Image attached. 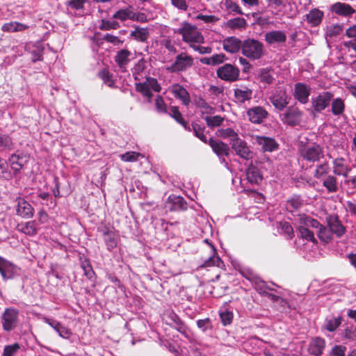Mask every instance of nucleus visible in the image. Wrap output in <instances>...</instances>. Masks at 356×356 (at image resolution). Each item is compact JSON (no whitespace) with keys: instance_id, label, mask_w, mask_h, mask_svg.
Wrapping results in <instances>:
<instances>
[{"instance_id":"obj_1","label":"nucleus","mask_w":356,"mask_h":356,"mask_svg":"<svg viewBox=\"0 0 356 356\" xmlns=\"http://www.w3.org/2000/svg\"><path fill=\"white\" fill-rule=\"evenodd\" d=\"M175 33L182 36V40L189 44L204 43V38L202 34L197 29L195 26L188 22H183L180 28L175 31Z\"/></svg>"},{"instance_id":"obj_2","label":"nucleus","mask_w":356,"mask_h":356,"mask_svg":"<svg viewBox=\"0 0 356 356\" xmlns=\"http://www.w3.org/2000/svg\"><path fill=\"white\" fill-rule=\"evenodd\" d=\"M242 54L251 60H259L265 54L263 43L258 40L248 38L243 41Z\"/></svg>"},{"instance_id":"obj_3","label":"nucleus","mask_w":356,"mask_h":356,"mask_svg":"<svg viewBox=\"0 0 356 356\" xmlns=\"http://www.w3.org/2000/svg\"><path fill=\"white\" fill-rule=\"evenodd\" d=\"M299 152L300 156L310 163L317 162L324 156L323 147L316 143L303 146Z\"/></svg>"},{"instance_id":"obj_4","label":"nucleus","mask_w":356,"mask_h":356,"mask_svg":"<svg viewBox=\"0 0 356 356\" xmlns=\"http://www.w3.org/2000/svg\"><path fill=\"white\" fill-rule=\"evenodd\" d=\"M19 310L14 307L6 308L1 317L2 328L6 332H10L18 325Z\"/></svg>"},{"instance_id":"obj_5","label":"nucleus","mask_w":356,"mask_h":356,"mask_svg":"<svg viewBox=\"0 0 356 356\" xmlns=\"http://www.w3.org/2000/svg\"><path fill=\"white\" fill-rule=\"evenodd\" d=\"M194 64L193 58L185 52L178 54L175 61L166 69L170 72H180L186 71Z\"/></svg>"},{"instance_id":"obj_6","label":"nucleus","mask_w":356,"mask_h":356,"mask_svg":"<svg viewBox=\"0 0 356 356\" xmlns=\"http://www.w3.org/2000/svg\"><path fill=\"white\" fill-rule=\"evenodd\" d=\"M333 97L332 92L324 91L312 98L311 102L314 111L316 113H321L330 105Z\"/></svg>"},{"instance_id":"obj_7","label":"nucleus","mask_w":356,"mask_h":356,"mask_svg":"<svg viewBox=\"0 0 356 356\" xmlns=\"http://www.w3.org/2000/svg\"><path fill=\"white\" fill-rule=\"evenodd\" d=\"M239 72L240 71L238 67L228 63L218 67L216 71L218 78L228 82L237 81L238 79Z\"/></svg>"},{"instance_id":"obj_8","label":"nucleus","mask_w":356,"mask_h":356,"mask_svg":"<svg viewBox=\"0 0 356 356\" xmlns=\"http://www.w3.org/2000/svg\"><path fill=\"white\" fill-rule=\"evenodd\" d=\"M270 103L279 111H282L289 104L290 97L284 89L281 87L275 88V92L269 97Z\"/></svg>"},{"instance_id":"obj_9","label":"nucleus","mask_w":356,"mask_h":356,"mask_svg":"<svg viewBox=\"0 0 356 356\" xmlns=\"http://www.w3.org/2000/svg\"><path fill=\"white\" fill-rule=\"evenodd\" d=\"M327 226L331 230L332 234L337 238H341L346 232V227L342 224L337 214H329L326 216Z\"/></svg>"},{"instance_id":"obj_10","label":"nucleus","mask_w":356,"mask_h":356,"mask_svg":"<svg viewBox=\"0 0 356 356\" xmlns=\"http://www.w3.org/2000/svg\"><path fill=\"white\" fill-rule=\"evenodd\" d=\"M232 148L235 151L236 154L245 160H250L253 158L254 152L251 151L247 143L238 138L233 142Z\"/></svg>"},{"instance_id":"obj_11","label":"nucleus","mask_w":356,"mask_h":356,"mask_svg":"<svg viewBox=\"0 0 356 356\" xmlns=\"http://www.w3.org/2000/svg\"><path fill=\"white\" fill-rule=\"evenodd\" d=\"M302 112L295 107H289L287 111L281 115L282 121L289 126L299 124L301 121Z\"/></svg>"},{"instance_id":"obj_12","label":"nucleus","mask_w":356,"mask_h":356,"mask_svg":"<svg viewBox=\"0 0 356 356\" xmlns=\"http://www.w3.org/2000/svg\"><path fill=\"white\" fill-rule=\"evenodd\" d=\"M213 152L220 158L224 159L225 156L228 157L230 154V148L227 144L218 140L211 138L208 143Z\"/></svg>"},{"instance_id":"obj_13","label":"nucleus","mask_w":356,"mask_h":356,"mask_svg":"<svg viewBox=\"0 0 356 356\" xmlns=\"http://www.w3.org/2000/svg\"><path fill=\"white\" fill-rule=\"evenodd\" d=\"M249 120L254 124H261L268 115V111L262 106H254L247 111Z\"/></svg>"},{"instance_id":"obj_14","label":"nucleus","mask_w":356,"mask_h":356,"mask_svg":"<svg viewBox=\"0 0 356 356\" xmlns=\"http://www.w3.org/2000/svg\"><path fill=\"white\" fill-rule=\"evenodd\" d=\"M100 232L102 234L107 250L111 251L115 248L118 243V239L113 228L111 229L107 226H104L101 229Z\"/></svg>"},{"instance_id":"obj_15","label":"nucleus","mask_w":356,"mask_h":356,"mask_svg":"<svg viewBox=\"0 0 356 356\" xmlns=\"http://www.w3.org/2000/svg\"><path fill=\"white\" fill-rule=\"evenodd\" d=\"M17 214L24 218H30L33 216L34 209L33 207L24 198L18 197L16 199Z\"/></svg>"},{"instance_id":"obj_16","label":"nucleus","mask_w":356,"mask_h":356,"mask_svg":"<svg viewBox=\"0 0 356 356\" xmlns=\"http://www.w3.org/2000/svg\"><path fill=\"white\" fill-rule=\"evenodd\" d=\"M166 207L170 211H183L187 209L188 204L184 197L172 195L168 197Z\"/></svg>"},{"instance_id":"obj_17","label":"nucleus","mask_w":356,"mask_h":356,"mask_svg":"<svg viewBox=\"0 0 356 356\" xmlns=\"http://www.w3.org/2000/svg\"><path fill=\"white\" fill-rule=\"evenodd\" d=\"M326 341L321 337L312 338L309 342L308 352L313 356H321L325 348Z\"/></svg>"},{"instance_id":"obj_18","label":"nucleus","mask_w":356,"mask_h":356,"mask_svg":"<svg viewBox=\"0 0 356 356\" xmlns=\"http://www.w3.org/2000/svg\"><path fill=\"white\" fill-rule=\"evenodd\" d=\"M222 47L225 51L230 54H235L242 51L243 42L238 38L231 36L225 38L222 42Z\"/></svg>"},{"instance_id":"obj_19","label":"nucleus","mask_w":356,"mask_h":356,"mask_svg":"<svg viewBox=\"0 0 356 356\" xmlns=\"http://www.w3.org/2000/svg\"><path fill=\"white\" fill-rule=\"evenodd\" d=\"M342 322L343 317L341 316H327L325 317L323 323L321 325V330L334 332L339 327Z\"/></svg>"},{"instance_id":"obj_20","label":"nucleus","mask_w":356,"mask_h":356,"mask_svg":"<svg viewBox=\"0 0 356 356\" xmlns=\"http://www.w3.org/2000/svg\"><path fill=\"white\" fill-rule=\"evenodd\" d=\"M256 143L261 147L264 152H272L278 149L279 144L273 138L257 136L255 137Z\"/></svg>"},{"instance_id":"obj_21","label":"nucleus","mask_w":356,"mask_h":356,"mask_svg":"<svg viewBox=\"0 0 356 356\" xmlns=\"http://www.w3.org/2000/svg\"><path fill=\"white\" fill-rule=\"evenodd\" d=\"M310 88L303 83H296L294 86V97L301 104L309 101Z\"/></svg>"},{"instance_id":"obj_22","label":"nucleus","mask_w":356,"mask_h":356,"mask_svg":"<svg viewBox=\"0 0 356 356\" xmlns=\"http://www.w3.org/2000/svg\"><path fill=\"white\" fill-rule=\"evenodd\" d=\"M131 51L127 49H123L117 51L114 57V60L122 72H125L127 71V65L131 60Z\"/></svg>"},{"instance_id":"obj_23","label":"nucleus","mask_w":356,"mask_h":356,"mask_svg":"<svg viewBox=\"0 0 356 356\" xmlns=\"http://www.w3.org/2000/svg\"><path fill=\"white\" fill-rule=\"evenodd\" d=\"M286 35L282 31H268L264 35V40L268 44H282L286 41Z\"/></svg>"},{"instance_id":"obj_24","label":"nucleus","mask_w":356,"mask_h":356,"mask_svg":"<svg viewBox=\"0 0 356 356\" xmlns=\"http://www.w3.org/2000/svg\"><path fill=\"white\" fill-rule=\"evenodd\" d=\"M171 92L175 97L182 102L184 105L188 106L191 103L190 95L181 85L173 84L171 87Z\"/></svg>"},{"instance_id":"obj_25","label":"nucleus","mask_w":356,"mask_h":356,"mask_svg":"<svg viewBox=\"0 0 356 356\" xmlns=\"http://www.w3.org/2000/svg\"><path fill=\"white\" fill-rule=\"evenodd\" d=\"M345 159L342 157L337 158L333 161V172L336 175L346 177L351 171V168L344 163Z\"/></svg>"},{"instance_id":"obj_26","label":"nucleus","mask_w":356,"mask_h":356,"mask_svg":"<svg viewBox=\"0 0 356 356\" xmlns=\"http://www.w3.org/2000/svg\"><path fill=\"white\" fill-rule=\"evenodd\" d=\"M331 10L341 16L350 17L355 13V10L349 4L337 2L331 6Z\"/></svg>"},{"instance_id":"obj_27","label":"nucleus","mask_w":356,"mask_h":356,"mask_svg":"<svg viewBox=\"0 0 356 356\" xmlns=\"http://www.w3.org/2000/svg\"><path fill=\"white\" fill-rule=\"evenodd\" d=\"M0 273L3 280L12 279L16 273V268L11 263L0 257Z\"/></svg>"},{"instance_id":"obj_28","label":"nucleus","mask_w":356,"mask_h":356,"mask_svg":"<svg viewBox=\"0 0 356 356\" xmlns=\"http://www.w3.org/2000/svg\"><path fill=\"white\" fill-rule=\"evenodd\" d=\"M205 241L210 245L211 254L209 255V258L205 260L202 265L200 266V268L219 266L222 261L217 254L216 249L211 243L208 242V239H206Z\"/></svg>"},{"instance_id":"obj_29","label":"nucleus","mask_w":356,"mask_h":356,"mask_svg":"<svg viewBox=\"0 0 356 356\" xmlns=\"http://www.w3.org/2000/svg\"><path fill=\"white\" fill-rule=\"evenodd\" d=\"M44 322L54 328V330L58 333L60 337L65 339H68L70 337L71 334L70 330L58 321L44 318Z\"/></svg>"},{"instance_id":"obj_30","label":"nucleus","mask_w":356,"mask_h":356,"mask_svg":"<svg viewBox=\"0 0 356 356\" xmlns=\"http://www.w3.org/2000/svg\"><path fill=\"white\" fill-rule=\"evenodd\" d=\"M17 229L26 235L35 236L38 233V223L35 220L28 221L18 224Z\"/></svg>"},{"instance_id":"obj_31","label":"nucleus","mask_w":356,"mask_h":356,"mask_svg":"<svg viewBox=\"0 0 356 356\" xmlns=\"http://www.w3.org/2000/svg\"><path fill=\"white\" fill-rule=\"evenodd\" d=\"M323 16L324 13L322 10L318 8H314L307 14L306 19L312 26H316L321 23Z\"/></svg>"},{"instance_id":"obj_32","label":"nucleus","mask_w":356,"mask_h":356,"mask_svg":"<svg viewBox=\"0 0 356 356\" xmlns=\"http://www.w3.org/2000/svg\"><path fill=\"white\" fill-rule=\"evenodd\" d=\"M246 177L248 181L252 184H258L262 180L259 169L252 164L250 165L247 168Z\"/></svg>"},{"instance_id":"obj_33","label":"nucleus","mask_w":356,"mask_h":356,"mask_svg":"<svg viewBox=\"0 0 356 356\" xmlns=\"http://www.w3.org/2000/svg\"><path fill=\"white\" fill-rule=\"evenodd\" d=\"M252 91L247 87L234 89V97L237 102L244 103L252 99Z\"/></svg>"},{"instance_id":"obj_34","label":"nucleus","mask_w":356,"mask_h":356,"mask_svg":"<svg viewBox=\"0 0 356 356\" xmlns=\"http://www.w3.org/2000/svg\"><path fill=\"white\" fill-rule=\"evenodd\" d=\"M340 337L342 340L354 341L356 340V327L353 324L344 325L343 329L340 332Z\"/></svg>"},{"instance_id":"obj_35","label":"nucleus","mask_w":356,"mask_h":356,"mask_svg":"<svg viewBox=\"0 0 356 356\" xmlns=\"http://www.w3.org/2000/svg\"><path fill=\"white\" fill-rule=\"evenodd\" d=\"M170 115L179 124H181L185 130L191 131V127H189L187 122L184 119L182 114L179 110L177 106H173L170 108Z\"/></svg>"},{"instance_id":"obj_36","label":"nucleus","mask_w":356,"mask_h":356,"mask_svg":"<svg viewBox=\"0 0 356 356\" xmlns=\"http://www.w3.org/2000/svg\"><path fill=\"white\" fill-rule=\"evenodd\" d=\"M322 184L328 193H334L339 190L337 179L334 175L326 176L323 179Z\"/></svg>"},{"instance_id":"obj_37","label":"nucleus","mask_w":356,"mask_h":356,"mask_svg":"<svg viewBox=\"0 0 356 356\" xmlns=\"http://www.w3.org/2000/svg\"><path fill=\"white\" fill-rule=\"evenodd\" d=\"M331 102V112L334 116H340L343 114L346 108L344 100L341 97L332 99Z\"/></svg>"},{"instance_id":"obj_38","label":"nucleus","mask_w":356,"mask_h":356,"mask_svg":"<svg viewBox=\"0 0 356 356\" xmlns=\"http://www.w3.org/2000/svg\"><path fill=\"white\" fill-rule=\"evenodd\" d=\"M130 36L138 42H145L149 37V33L147 28L136 26L135 29L131 32Z\"/></svg>"},{"instance_id":"obj_39","label":"nucleus","mask_w":356,"mask_h":356,"mask_svg":"<svg viewBox=\"0 0 356 356\" xmlns=\"http://www.w3.org/2000/svg\"><path fill=\"white\" fill-rule=\"evenodd\" d=\"M28 28L29 26L24 24L18 22H10L3 24L1 26V30L4 32L13 33L22 31Z\"/></svg>"},{"instance_id":"obj_40","label":"nucleus","mask_w":356,"mask_h":356,"mask_svg":"<svg viewBox=\"0 0 356 356\" xmlns=\"http://www.w3.org/2000/svg\"><path fill=\"white\" fill-rule=\"evenodd\" d=\"M10 167L15 173L19 172L24 167L23 156L13 154L8 159Z\"/></svg>"},{"instance_id":"obj_41","label":"nucleus","mask_w":356,"mask_h":356,"mask_svg":"<svg viewBox=\"0 0 356 356\" xmlns=\"http://www.w3.org/2000/svg\"><path fill=\"white\" fill-rule=\"evenodd\" d=\"M273 71L270 67L260 69L259 72L260 81L266 84H272L275 81Z\"/></svg>"},{"instance_id":"obj_42","label":"nucleus","mask_w":356,"mask_h":356,"mask_svg":"<svg viewBox=\"0 0 356 356\" xmlns=\"http://www.w3.org/2000/svg\"><path fill=\"white\" fill-rule=\"evenodd\" d=\"M14 149V143L12 138L7 134L0 133V150L11 151Z\"/></svg>"},{"instance_id":"obj_43","label":"nucleus","mask_w":356,"mask_h":356,"mask_svg":"<svg viewBox=\"0 0 356 356\" xmlns=\"http://www.w3.org/2000/svg\"><path fill=\"white\" fill-rule=\"evenodd\" d=\"M298 231L300 233V237L303 240L311 241L314 244L317 243V240L316 239L314 233L310 231L307 227L305 226H299L297 228Z\"/></svg>"},{"instance_id":"obj_44","label":"nucleus","mask_w":356,"mask_h":356,"mask_svg":"<svg viewBox=\"0 0 356 356\" xmlns=\"http://www.w3.org/2000/svg\"><path fill=\"white\" fill-rule=\"evenodd\" d=\"M113 17L122 22L128 19L135 20V13L128 8L120 9L114 13Z\"/></svg>"},{"instance_id":"obj_45","label":"nucleus","mask_w":356,"mask_h":356,"mask_svg":"<svg viewBox=\"0 0 356 356\" xmlns=\"http://www.w3.org/2000/svg\"><path fill=\"white\" fill-rule=\"evenodd\" d=\"M318 237L321 241L327 243L333 239V234L327 226L323 225L318 229Z\"/></svg>"},{"instance_id":"obj_46","label":"nucleus","mask_w":356,"mask_h":356,"mask_svg":"<svg viewBox=\"0 0 356 356\" xmlns=\"http://www.w3.org/2000/svg\"><path fill=\"white\" fill-rule=\"evenodd\" d=\"M287 209L293 212V211L299 209L302 205V200L300 195H295L292 197L289 198L286 201Z\"/></svg>"},{"instance_id":"obj_47","label":"nucleus","mask_w":356,"mask_h":356,"mask_svg":"<svg viewBox=\"0 0 356 356\" xmlns=\"http://www.w3.org/2000/svg\"><path fill=\"white\" fill-rule=\"evenodd\" d=\"M279 228L282 230L286 239H292L294 237V231L291 225L286 221H281L279 222Z\"/></svg>"},{"instance_id":"obj_48","label":"nucleus","mask_w":356,"mask_h":356,"mask_svg":"<svg viewBox=\"0 0 356 356\" xmlns=\"http://www.w3.org/2000/svg\"><path fill=\"white\" fill-rule=\"evenodd\" d=\"M98 76L106 84L108 87L113 88L115 81L112 79V74L110 73L107 68H104L98 72Z\"/></svg>"},{"instance_id":"obj_49","label":"nucleus","mask_w":356,"mask_h":356,"mask_svg":"<svg viewBox=\"0 0 356 356\" xmlns=\"http://www.w3.org/2000/svg\"><path fill=\"white\" fill-rule=\"evenodd\" d=\"M330 171V165L327 161H325L321 164L317 165L314 172V177L317 179H321L323 176L328 174Z\"/></svg>"},{"instance_id":"obj_50","label":"nucleus","mask_w":356,"mask_h":356,"mask_svg":"<svg viewBox=\"0 0 356 356\" xmlns=\"http://www.w3.org/2000/svg\"><path fill=\"white\" fill-rule=\"evenodd\" d=\"M202 118L206 121L207 126L211 128L220 126L224 121V118L220 115H207L205 117H202Z\"/></svg>"},{"instance_id":"obj_51","label":"nucleus","mask_w":356,"mask_h":356,"mask_svg":"<svg viewBox=\"0 0 356 356\" xmlns=\"http://www.w3.org/2000/svg\"><path fill=\"white\" fill-rule=\"evenodd\" d=\"M227 25L232 29H245L247 26V22L244 18L236 17L228 20Z\"/></svg>"},{"instance_id":"obj_52","label":"nucleus","mask_w":356,"mask_h":356,"mask_svg":"<svg viewBox=\"0 0 356 356\" xmlns=\"http://www.w3.org/2000/svg\"><path fill=\"white\" fill-rule=\"evenodd\" d=\"M192 127L195 136L202 142L207 143L209 140H207V137L204 134L205 127L197 123H192Z\"/></svg>"},{"instance_id":"obj_53","label":"nucleus","mask_w":356,"mask_h":356,"mask_svg":"<svg viewBox=\"0 0 356 356\" xmlns=\"http://www.w3.org/2000/svg\"><path fill=\"white\" fill-rule=\"evenodd\" d=\"M343 32V26L340 24H332L327 27L326 36L333 38L338 36Z\"/></svg>"},{"instance_id":"obj_54","label":"nucleus","mask_w":356,"mask_h":356,"mask_svg":"<svg viewBox=\"0 0 356 356\" xmlns=\"http://www.w3.org/2000/svg\"><path fill=\"white\" fill-rule=\"evenodd\" d=\"M0 178L5 179H10L11 178V173L8 170V165L7 161L0 157Z\"/></svg>"},{"instance_id":"obj_55","label":"nucleus","mask_w":356,"mask_h":356,"mask_svg":"<svg viewBox=\"0 0 356 356\" xmlns=\"http://www.w3.org/2000/svg\"><path fill=\"white\" fill-rule=\"evenodd\" d=\"M136 89L138 92L142 94L144 97H147L149 99H150L153 96L152 92L145 82L136 83Z\"/></svg>"},{"instance_id":"obj_56","label":"nucleus","mask_w":356,"mask_h":356,"mask_svg":"<svg viewBox=\"0 0 356 356\" xmlns=\"http://www.w3.org/2000/svg\"><path fill=\"white\" fill-rule=\"evenodd\" d=\"M240 274L245 279L250 282H256L258 280V276L256 275L252 269L248 268H242L239 270Z\"/></svg>"},{"instance_id":"obj_57","label":"nucleus","mask_w":356,"mask_h":356,"mask_svg":"<svg viewBox=\"0 0 356 356\" xmlns=\"http://www.w3.org/2000/svg\"><path fill=\"white\" fill-rule=\"evenodd\" d=\"M140 156V153L131 151L121 154L120 157L124 162H136Z\"/></svg>"},{"instance_id":"obj_58","label":"nucleus","mask_w":356,"mask_h":356,"mask_svg":"<svg viewBox=\"0 0 356 356\" xmlns=\"http://www.w3.org/2000/svg\"><path fill=\"white\" fill-rule=\"evenodd\" d=\"M219 131L220 132V136L222 137L230 138L231 144L239 138L238 134L231 128L221 129Z\"/></svg>"},{"instance_id":"obj_59","label":"nucleus","mask_w":356,"mask_h":356,"mask_svg":"<svg viewBox=\"0 0 356 356\" xmlns=\"http://www.w3.org/2000/svg\"><path fill=\"white\" fill-rule=\"evenodd\" d=\"M346 347L343 345H334L329 352V356H346Z\"/></svg>"},{"instance_id":"obj_60","label":"nucleus","mask_w":356,"mask_h":356,"mask_svg":"<svg viewBox=\"0 0 356 356\" xmlns=\"http://www.w3.org/2000/svg\"><path fill=\"white\" fill-rule=\"evenodd\" d=\"M81 268L84 271V275L90 280H92L95 275V272L88 260H85L81 264Z\"/></svg>"},{"instance_id":"obj_61","label":"nucleus","mask_w":356,"mask_h":356,"mask_svg":"<svg viewBox=\"0 0 356 356\" xmlns=\"http://www.w3.org/2000/svg\"><path fill=\"white\" fill-rule=\"evenodd\" d=\"M225 6L228 10H229V12H233L238 15L243 14L239 6L236 3L232 1V0H225Z\"/></svg>"},{"instance_id":"obj_62","label":"nucleus","mask_w":356,"mask_h":356,"mask_svg":"<svg viewBox=\"0 0 356 356\" xmlns=\"http://www.w3.org/2000/svg\"><path fill=\"white\" fill-rule=\"evenodd\" d=\"M19 348L17 343L6 346L3 348V356H14Z\"/></svg>"},{"instance_id":"obj_63","label":"nucleus","mask_w":356,"mask_h":356,"mask_svg":"<svg viewBox=\"0 0 356 356\" xmlns=\"http://www.w3.org/2000/svg\"><path fill=\"white\" fill-rule=\"evenodd\" d=\"M155 106L158 112L161 113H167V106L160 95H158L155 99Z\"/></svg>"},{"instance_id":"obj_64","label":"nucleus","mask_w":356,"mask_h":356,"mask_svg":"<svg viewBox=\"0 0 356 356\" xmlns=\"http://www.w3.org/2000/svg\"><path fill=\"white\" fill-rule=\"evenodd\" d=\"M145 82L147 84L150 90L152 89L156 92H159L161 90V86L159 83L156 79L153 77H147Z\"/></svg>"}]
</instances>
